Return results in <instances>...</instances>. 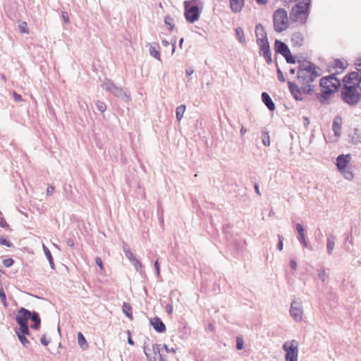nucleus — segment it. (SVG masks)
Returning <instances> with one entry per match:
<instances>
[{"label":"nucleus","mask_w":361,"mask_h":361,"mask_svg":"<svg viewBox=\"0 0 361 361\" xmlns=\"http://www.w3.org/2000/svg\"><path fill=\"white\" fill-rule=\"evenodd\" d=\"M0 298H1V300L4 306L5 307H7L8 303L6 301V294H5V293L3 290V288L1 286H0Z\"/></svg>","instance_id":"obj_37"},{"label":"nucleus","mask_w":361,"mask_h":361,"mask_svg":"<svg viewBox=\"0 0 361 361\" xmlns=\"http://www.w3.org/2000/svg\"><path fill=\"white\" fill-rule=\"evenodd\" d=\"M185 17L190 23H194L198 20L200 16L197 5H195L188 8L190 1H185Z\"/></svg>","instance_id":"obj_13"},{"label":"nucleus","mask_w":361,"mask_h":361,"mask_svg":"<svg viewBox=\"0 0 361 361\" xmlns=\"http://www.w3.org/2000/svg\"><path fill=\"white\" fill-rule=\"evenodd\" d=\"M31 316L30 311L25 307H20L16 317V322L19 325V328L17 329H22L23 332H26L29 329L27 322L30 319Z\"/></svg>","instance_id":"obj_10"},{"label":"nucleus","mask_w":361,"mask_h":361,"mask_svg":"<svg viewBox=\"0 0 361 361\" xmlns=\"http://www.w3.org/2000/svg\"><path fill=\"white\" fill-rule=\"evenodd\" d=\"M311 0H301L292 8L290 18L293 20L305 23L309 16Z\"/></svg>","instance_id":"obj_2"},{"label":"nucleus","mask_w":361,"mask_h":361,"mask_svg":"<svg viewBox=\"0 0 361 361\" xmlns=\"http://www.w3.org/2000/svg\"><path fill=\"white\" fill-rule=\"evenodd\" d=\"M285 351V361H298L299 347L295 340L287 341L282 346Z\"/></svg>","instance_id":"obj_6"},{"label":"nucleus","mask_w":361,"mask_h":361,"mask_svg":"<svg viewBox=\"0 0 361 361\" xmlns=\"http://www.w3.org/2000/svg\"><path fill=\"white\" fill-rule=\"evenodd\" d=\"M54 192V186H51V185H49L48 186L47 189V194L48 195H51Z\"/></svg>","instance_id":"obj_59"},{"label":"nucleus","mask_w":361,"mask_h":361,"mask_svg":"<svg viewBox=\"0 0 361 361\" xmlns=\"http://www.w3.org/2000/svg\"><path fill=\"white\" fill-rule=\"evenodd\" d=\"M282 56L286 59V62L288 63H291V64L295 63V62H296L295 59L292 55L289 49L288 50H286V52H284V54H282Z\"/></svg>","instance_id":"obj_33"},{"label":"nucleus","mask_w":361,"mask_h":361,"mask_svg":"<svg viewBox=\"0 0 361 361\" xmlns=\"http://www.w3.org/2000/svg\"><path fill=\"white\" fill-rule=\"evenodd\" d=\"M144 353L149 361H156L157 359H158L159 361L166 360L161 353V346L159 344H153L152 348L145 345Z\"/></svg>","instance_id":"obj_11"},{"label":"nucleus","mask_w":361,"mask_h":361,"mask_svg":"<svg viewBox=\"0 0 361 361\" xmlns=\"http://www.w3.org/2000/svg\"><path fill=\"white\" fill-rule=\"evenodd\" d=\"M185 109H186V107H185V105H184V104H181L176 108V118L178 121H180L181 119L183 118V115L185 111Z\"/></svg>","instance_id":"obj_31"},{"label":"nucleus","mask_w":361,"mask_h":361,"mask_svg":"<svg viewBox=\"0 0 361 361\" xmlns=\"http://www.w3.org/2000/svg\"><path fill=\"white\" fill-rule=\"evenodd\" d=\"M289 48L283 42L276 39L274 43V49L276 53L281 54V55L286 52Z\"/></svg>","instance_id":"obj_26"},{"label":"nucleus","mask_w":361,"mask_h":361,"mask_svg":"<svg viewBox=\"0 0 361 361\" xmlns=\"http://www.w3.org/2000/svg\"><path fill=\"white\" fill-rule=\"evenodd\" d=\"M61 16L66 24H68L70 23L68 13L66 11H62Z\"/></svg>","instance_id":"obj_48"},{"label":"nucleus","mask_w":361,"mask_h":361,"mask_svg":"<svg viewBox=\"0 0 361 361\" xmlns=\"http://www.w3.org/2000/svg\"><path fill=\"white\" fill-rule=\"evenodd\" d=\"M194 70L192 68H188L185 71V73L188 76H190L192 74H193Z\"/></svg>","instance_id":"obj_61"},{"label":"nucleus","mask_w":361,"mask_h":361,"mask_svg":"<svg viewBox=\"0 0 361 361\" xmlns=\"http://www.w3.org/2000/svg\"><path fill=\"white\" fill-rule=\"evenodd\" d=\"M277 77L279 80L281 81V82H284L286 81L283 72L279 68H278L277 69Z\"/></svg>","instance_id":"obj_47"},{"label":"nucleus","mask_w":361,"mask_h":361,"mask_svg":"<svg viewBox=\"0 0 361 361\" xmlns=\"http://www.w3.org/2000/svg\"><path fill=\"white\" fill-rule=\"evenodd\" d=\"M290 264L291 268L293 270L296 269V268H297V263H296V262L295 260L291 259L290 262Z\"/></svg>","instance_id":"obj_62"},{"label":"nucleus","mask_w":361,"mask_h":361,"mask_svg":"<svg viewBox=\"0 0 361 361\" xmlns=\"http://www.w3.org/2000/svg\"><path fill=\"white\" fill-rule=\"evenodd\" d=\"M164 350H166V353H176V348H169V346L166 344L164 345Z\"/></svg>","instance_id":"obj_52"},{"label":"nucleus","mask_w":361,"mask_h":361,"mask_svg":"<svg viewBox=\"0 0 361 361\" xmlns=\"http://www.w3.org/2000/svg\"><path fill=\"white\" fill-rule=\"evenodd\" d=\"M14 263V260L12 258H7L3 260V264L6 267H11Z\"/></svg>","instance_id":"obj_45"},{"label":"nucleus","mask_w":361,"mask_h":361,"mask_svg":"<svg viewBox=\"0 0 361 361\" xmlns=\"http://www.w3.org/2000/svg\"><path fill=\"white\" fill-rule=\"evenodd\" d=\"M166 310L168 312V314H171L173 311V305L171 304H168L166 306Z\"/></svg>","instance_id":"obj_58"},{"label":"nucleus","mask_w":361,"mask_h":361,"mask_svg":"<svg viewBox=\"0 0 361 361\" xmlns=\"http://www.w3.org/2000/svg\"><path fill=\"white\" fill-rule=\"evenodd\" d=\"M42 249L48 261L53 259L50 250L44 244L42 245Z\"/></svg>","instance_id":"obj_39"},{"label":"nucleus","mask_w":361,"mask_h":361,"mask_svg":"<svg viewBox=\"0 0 361 361\" xmlns=\"http://www.w3.org/2000/svg\"><path fill=\"white\" fill-rule=\"evenodd\" d=\"M154 268H155V271H156L157 276L158 277H159V276H160V268H159V265L158 260H157V261L154 262Z\"/></svg>","instance_id":"obj_55"},{"label":"nucleus","mask_w":361,"mask_h":361,"mask_svg":"<svg viewBox=\"0 0 361 361\" xmlns=\"http://www.w3.org/2000/svg\"><path fill=\"white\" fill-rule=\"evenodd\" d=\"M173 19L169 16H167L164 18V23L166 25L169 26V30L171 31L173 29V25H172Z\"/></svg>","instance_id":"obj_42"},{"label":"nucleus","mask_w":361,"mask_h":361,"mask_svg":"<svg viewBox=\"0 0 361 361\" xmlns=\"http://www.w3.org/2000/svg\"><path fill=\"white\" fill-rule=\"evenodd\" d=\"M101 86L103 90L109 92L114 96L120 98L125 102H129L130 100V94L129 91L124 90L122 87H118L111 80L105 79Z\"/></svg>","instance_id":"obj_3"},{"label":"nucleus","mask_w":361,"mask_h":361,"mask_svg":"<svg viewBox=\"0 0 361 361\" xmlns=\"http://www.w3.org/2000/svg\"><path fill=\"white\" fill-rule=\"evenodd\" d=\"M257 43L260 44L268 42L267 32L262 24L259 23L255 27Z\"/></svg>","instance_id":"obj_16"},{"label":"nucleus","mask_w":361,"mask_h":361,"mask_svg":"<svg viewBox=\"0 0 361 361\" xmlns=\"http://www.w3.org/2000/svg\"><path fill=\"white\" fill-rule=\"evenodd\" d=\"M16 334L18 336V338L19 341L22 343V345L24 347L27 348L29 344H30V342L26 338L25 336H30V333L29 329H27V331H26V332H23L22 331V329H16Z\"/></svg>","instance_id":"obj_19"},{"label":"nucleus","mask_w":361,"mask_h":361,"mask_svg":"<svg viewBox=\"0 0 361 361\" xmlns=\"http://www.w3.org/2000/svg\"><path fill=\"white\" fill-rule=\"evenodd\" d=\"M40 341H41V343L44 345V346H47L48 345V344L49 343V341L47 339V337L45 335H43L42 337H41V339H40Z\"/></svg>","instance_id":"obj_54"},{"label":"nucleus","mask_w":361,"mask_h":361,"mask_svg":"<svg viewBox=\"0 0 361 361\" xmlns=\"http://www.w3.org/2000/svg\"><path fill=\"white\" fill-rule=\"evenodd\" d=\"M262 142L265 146H269L270 145V139L269 135L267 132H264L262 133Z\"/></svg>","instance_id":"obj_38"},{"label":"nucleus","mask_w":361,"mask_h":361,"mask_svg":"<svg viewBox=\"0 0 361 361\" xmlns=\"http://www.w3.org/2000/svg\"><path fill=\"white\" fill-rule=\"evenodd\" d=\"M244 348V341L241 337H237L236 338V348L237 350H242Z\"/></svg>","instance_id":"obj_41"},{"label":"nucleus","mask_w":361,"mask_h":361,"mask_svg":"<svg viewBox=\"0 0 361 361\" xmlns=\"http://www.w3.org/2000/svg\"><path fill=\"white\" fill-rule=\"evenodd\" d=\"M355 65L357 71L361 73V57L357 59Z\"/></svg>","instance_id":"obj_51"},{"label":"nucleus","mask_w":361,"mask_h":361,"mask_svg":"<svg viewBox=\"0 0 361 361\" xmlns=\"http://www.w3.org/2000/svg\"><path fill=\"white\" fill-rule=\"evenodd\" d=\"M303 120H304V126L305 128H307L310 124V119L307 117L304 116Z\"/></svg>","instance_id":"obj_63"},{"label":"nucleus","mask_w":361,"mask_h":361,"mask_svg":"<svg viewBox=\"0 0 361 361\" xmlns=\"http://www.w3.org/2000/svg\"><path fill=\"white\" fill-rule=\"evenodd\" d=\"M95 263L99 267L100 270L102 271L104 269L102 260L99 257H97L95 258Z\"/></svg>","instance_id":"obj_50"},{"label":"nucleus","mask_w":361,"mask_h":361,"mask_svg":"<svg viewBox=\"0 0 361 361\" xmlns=\"http://www.w3.org/2000/svg\"><path fill=\"white\" fill-rule=\"evenodd\" d=\"M350 142L353 144H357L361 142V135L360 133V130L357 128L353 129V134L350 135Z\"/></svg>","instance_id":"obj_29"},{"label":"nucleus","mask_w":361,"mask_h":361,"mask_svg":"<svg viewBox=\"0 0 361 361\" xmlns=\"http://www.w3.org/2000/svg\"><path fill=\"white\" fill-rule=\"evenodd\" d=\"M257 44L259 46V54L264 56L268 64H271L272 59L269 42Z\"/></svg>","instance_id":"obj_14"},{"label":"nucleus","mask_w":361,"mask_h":361,"mask_svg":"<svg viewBox=\"0 0 361 361\" xmlns=\"http://www.w3.org/2000/svg\"><path fill=\"white\" fill-rule=\"evenodd\" d=\"M340 85V82L334 76L324 77L320 80V86L322 88V96L326 97L334 92Z\"/></svg>","instance_id":"obj_7"},{"label":"nucleus","mask_w":361,"mask_h":361,"mask_svg":"<svg viewBox=\"0 0 361 361\" xmlns=\"http://www.w3.org/2000/svg\"><path fill=\"white\" fill-rule=\"evenodd\" d=\"M262 100L266 106L269 109V110L274 111L275 109V104L268 93L263 92L262 94Z\"/></svg>","instance_id":"obj_22"},{"label":"nucleus","mask_w":361,"mask_h":361,"mask_svg":"<svg viewBox=\"0 0 361 361\" xmlns=\"http://www.w3.org/2000/svg\"><path fill=\"white\" fill-rule=\"evenodd\" d=\"M342 98L348 104L353 106L358 103L360 99V94L357 88L353 85H344L342 91Z\"/></svg>","instance_id":"obj_8"},{"label":"nucleus","mask_w":361,"mask_h":361,"mask_svg":"<svg viewBox=\"0 0 361 361\" xmlns=\"http://www.w3.org/2000/svg\"><path fill=\"white\" fill-rule=\"evenodd\" d=\"M292 45L294 47H300L302 44L303 37L300 32H295L292 35L290 39Z\"/></svg>","instance_id":"obj_25"},{"label":"nucleus","mask_w":361,"mask_h":361,"mask_svg":"<svg viewBox=\"0 0 361 361\" xmlns=\"http://www.w3.org/2000/svg\"><path fill=\"white\" fill-rule=\"evenodd\" d=\"M133 267H135V270L137 271H141L142 270V264L141 262L137 259H134L133 262H131Z\"/></svg>","instance_id":"obj_40"},{"label":"nucleus","mask_w":361,"mask_h":361,"mask_svg":"<svg viewBox=\"0 0 361 361\" xmlns=\"http://www.w3.org/2000/svg\"><path fill=\"white\" fill-rule=\"evenodd\" d=\"M304 314L303 308L300 301L293 300L290 303V315L296 322L302 320Z\"/></svg>","instance_id":"obj_12"},{"label":"nucleus","mask_w":361,"mask_h":361,"mask_svg":"<svg viewBox=\"0 0 361 361\" xmlns=\"http://www.w3.org/2000/svg\"><path fill=\"white\" fill-rule=\"evenodd\" d=\"M288 27L287 12L283 8H279L274 13V27L277 32H281Z\"/></svg>","instance_id":"obj_5"},{"label":"nucleus","mask_w":361,"mask_h":361,"mask_svg":"<svg viewBox=\"0 0 361 361\" xmlns=\"http://www.w3.org/2000/svg\"><path fill=\"white\" fill-rule=\"evenodd\" d=\"M235 32L236 37L239 42L241 43L242 44H245L246 43V39L245 37L243 30L241 27H238L235 28Z\"/></svg>","instance_id":"obj_30"},{"label":"nucleus","mask_w":361,"mask_h":361,"mask_svg":"<svg viewBox=\"0 0 361 361\" xmlns=\"http://www.w3.org/2000/svg\"><path fill=\"white\" fill-rule=\"evenodd\" d=\"M296 229H297V231L299 234V236H302V235H305V233H304V228L302 227V226L300 224H298L296 225Z\"/></svg>","instance_id":"obj_49"},{"label":"nucleus","mask_w":361,"mask_h":361,"mask_svg":"<svg viewBox=\"0 0 361 361\" xmlns=\"http://www.w3.org/2000/svg\"><path fill=\"white\" fill-rule=\"evenodd\" d=\"M278 238H279V243L277 245V248L279 249V250L281 251L283 247V237L281 235L279 234Z\"/></svg>","instance_id":"obj_46"},{"label":"nucleus","mask_w":361,"mask_h":361,"mask_svg":"<svg viewBox=\"0 0 361 361\" xmlns=\"http://www.w3.org/2000/svg\"><path fill=\"white\" fill-rule=\"evenodd\" d=\"M318 277L323 282H326L327 279V275L326 271L324 269H320L318 270Z\"/></svg>","instance_id":"obj_35"},{"label":"nucleus","mask_w":361,"mask_h":361,"mask_svg":"<svg viewBox=\"0 0 361 361\" xmlns=\"http://www.w3.org/2000/svg\"><path fill=\"white\" fill-rule=\"evenodd\" d=\"M243 6L244 0H230L231 8L235 13L240 11Z\"/></svg>","instance_id":"obj_24"},{"label":"nucleus","mask_w":361,"mask_h":361,"mask_svg":"<svg viewBox=\"0 0 361 361\" xmlns=\"http://www.w3.org/2000/svg\"><path fill=\"white\" fill-rule=\"evenodd\" d=\"M123 250L126 257L129 259L130 262H133L134 259H137L127 244L123 243Z\"/></svg>","instance_id":"obj_28"},{"label":"nucleus","mask_w":361,"mask_h":361,"mask_svg":"<svg viewBox=\"0 0 361 361\" xmlns=\"http://www.w3.org/2000/svg\"><path fill=\"white\" fill-rule=\"evenodd\" d=\"M351 157L350 154H341L336 158V166L343 178L348 180L354 178V173L349 166Z\"/></svg>","instance_id":"obj_4"},{"label":"nucleus","mask_w":361,"mask_h":361,"mask_svg":"<svg viewBox=\"0 0 361 361\" xmlns=\"http://www.w3.org/2000/svg\"><path fill=\"white\" fill-rule=\"evenodd\" d=\"M149 54L156 59L161 61L159 46L157 43L153 42L148 45Z\"/></svg>","instance_id":"obj_21"},{"label":"nucleus","mask_w":361,"mask_h":361,"mask_svg":"<svg viewBox=\"0 0 361 361\" xmlns=\"http://www.w3.org/2000/svg\"><path fill=\"white\" fill-rule=\"evenodd\" d=\"M31 313L32 316L30 317V319L34 322V324L31 325V328L37 330L40 327L41 319L37 312H32Z\"/></svg>","instance_id":"obj_27"},{"label":"nucleus","mask_w":361,"mask_h":361,"mask_svg":"<svg viewBox=\"0 0 361 361\" xmlns=\"http://www.w3.org/2000/svg\"><path fill=\"white\" fill-rule=\"evenodd\" d=\"M336 66L341 69H345V66H346V63L341 61H336Z\"/></svg>","instance_id":"obj_53"},{"label":"nucleus","mask_w":361,"mask_h":361,"mask_svg":"<svg viewBox=\"0 0 361 361\" xmlns=\"http://www.w3.org/2000/svg\"><path fill=\"white\" fill-rule=\"evenodd\" d=\"M361 81V78L358 73L352 72L346 75L344 78L345 85H353V87L357 86Z\"/></svg>","instance_id":"obj_15"},{"label":"nucleus","mask_w":361,"mask_h":361,"mask_svg":"<svg viewBox=\"0 0 361 361\" xmlns=\"http://www.w3.org/2000/svg\"><path fill=\"white\" fill-rule=\"evenodd\" d=\"M0 226L4 228L6 226H8V224L4 220L1 219L0 220Z\"/></svg>","instance_id":"obj_64"},{"label":"nucleus","mask_w":361,"mask_h":361,"mask_svg":"<svg viewBox=\"0 0 361 361\" xmlns=\"http://www.w3.org/2000/svg\"><path fill=\"white\" fill-rule=\"evenodd\" d=\"M288 85L289 90H290L291 94L293 95V97L296 100H299V101L302 100L303 98H302V89L300 90L295 83L290 82V81H289L288 82Z\"/></svg>","instance_id":"obj_17"},{"label":"nucleus","mask_w":361,"mask_h":361,"mask_svg":"<svg viewBox=\"0 0 361 361\" xmlns=\"http://www.w3.org/2000/svg\"><path fill=\"white\" fill-rule=\"evenodd\" d=\"M96 106H97V109L101 113H104L106 111V105L105 104L104 102H103L102 101H99V100L97 101Z\"/></svg>","instance_id":"obj_36"},{"label":"nucleus","mask_w":361,"mask_h":361,"mask_svg":"<svg viewBox=\"0 0 361 361\" xmlns=\"http://www.w3.org/2000/svg\"><path fill=\"white\" fill-rule=\"evenodd\" d=\"M78 344L82 349H87L88 348V344L86 341V339L81 332L78 334Z\"/></svg>","instance_id":"obj_34"},{"label":"nucleus","mask_w":361,"mask_h":361,"mask_svg":"<svg viewBox=\"0 0 361 361\" xmlns=\"http://www.w3.org/2000/svg\"><path fill=\"white\" fill-rule=\"evenodd\" d=\"M342 118L341 116H336L332 124V129L336 137H339L341 134Z\"/></svg>","instance_id":"obj_18"},{"label":"nucleus","mask_w":361,"mask_h":361,"mask_svg":"<svg viewBox=\"0 0 361 361\" xmlns=\"http://www.w3.org/2000/svg\"><path fill=\"white\" fill-rule=\"evenodd\" d=\"M66 245L72 248L75 246L74 240L72 238H68L66 240Z\"/></svg>","instance_id":"obj_56"},{"label":"nucleus","mask_w":361,"mask_h":361,"mask_svg":"<svg viewBox=\"0 0 361 361\" xmlns=\"http://www.w3.org/2000/svg\"><path fill=\"white\" fill-rule=\"evenodd\" d=\"M299 241L303 245L304 247H307V243L305 240V235L299 236Z\"/></svg>","instance_id":"obj_57"},{"label":"nucleus","mask_w":361,"mask_h":361,"mask_svg":"<svg viewBox=\"0 0 361 361\" xmlns=\"http://www.w3.org/2000/svg\"><path fill=\"white\" fill-rule=\"evenodd\" d=\"M317 70L318 67L308 61L300 62L298 71L297 78L298 82L301 85V89L304 93H310L312 92L311 83L320 75Z\"/></svg>","instance_id":"obj_1"},{"label":"nucleus","mask_w":361,"mask_h":361,"mask_svg":"<svg viewBox=\"0 0 361 361\" xmlns=\"http://www.w3.org/2000/svg\"><path fill=\"white\" fill-rule=\"evenodd\" d=\"M31 316L30 311L25 307H20L16 317V322L19 325V328L17 329H22L23 332H26L29 329L27 322L30 319Z\"/></svg>","instance_id":"obj_9"},{"label":"nucleus","mask_w":361,"mask_h":361,"mask_svg":"<svg viewBox=\"0 0 361 361\" xmlns=\"http://www.w3.org/2000/svg\"><path fill=\"white\" fill-rule=\"evenodd\" d=\"M122 310L126 317H128L130 319H133L132 307L128 303L123 302V304L122 305Z\"/></svg>","instance_id":"obj_32"},{"label":"nucleus","mask_w":361,"mask_h":361,"mask_svg":"<svg viewBox=\"0 0 361 361\" xmlns=\"http://www.w3.org/2000/svg\"><path fill=\"white\" fill-rule=\"evenodd\" d=\"M151 325L159 333H163L166 331V326L159 317H154L150 321Z\"/></svg>","instance_id":"obj_20"},{"label":"nucleus","mask_w":361,"mask_h":361,"mask_svg":"<svg viewBox=\"0 0 361 361\" xmlns=\"http://www.w3.org/2000/svg\"><path fill=\"white\" fill-rule=\"evenodd\" d=\"M19 29L22 33H28L29 30L27 28V23L23 22L19 25Z\"/></svg>","instance_id":"obj_43"},{"label":"nucleus","mask_w":361,"mask_h":361,"mask_svg":"<svg viewBox=\"0 0 361 361\" xmlns=\"http://www.w3.org/2000/svg\"><path fill=\"white\" fill-rule=\"evenodd\" d=\"M14 99L17 102H21L23 100L21 95L17 94L16 92H13Z\"/></svg>","instance_id":"obj_60"},{"label":"nucleus","mask_w":361,"mask_h":361,"mask_svg":"<svg viewBox=\"0 0 361 361\" xmlns=\"http://www.w3.org/2000/svg\"><path fill=\"white\" fill-rule=\"evenodd\" d=\"M336 238L333 234H329L326 239V250L329 255H331L335 247Z\"/></svg>","instance_id":"obj_23"},{"label":"nucleus","mask_w":361,"mask_h":361,"mask_svg":"<svg viewBox=\"0 0 361 361\" xmlns=\"http://www.w3.org/2000/svg\"><path fill=\"white\" fill-rule=\"evenodd\" d=\"M0 245H5L8 247L12 246V243L8 240L2 236L0 237Z\"/></svg>","instance_id":"obj_44"}]
</instances>
